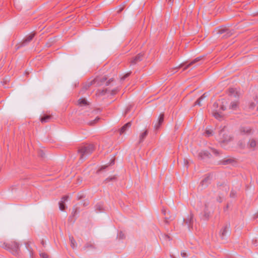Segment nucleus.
<instances>
[{"instance_id":"obj_1","label":"nucleus","mask_w":258,"mask_h":258,"mask_svg":"<svg viewBox=\"0 0 258 258\" xmlns=\"http://www.w3.org/2000/svg\"><path fill=\"white\" fill-rule=\"evenodd\" d=\"M94 150V147L93 145H86L80 147L79 149V152L81 154V156L82 157L85 155L90 154Z\"/></svg>"},{"instance_id":"obj_2","label":"nucleus","mask_w":258,"mask_h":258,"mask_svg":"<svg viewBox=\"0 0 258 258\" xmlns=\"http://www.w3.org/2000/svg\"><path fill=\"white\" fill-rule=\"evenodd\" d=\"M4 247L10 250L14 254H18L19 249V244L15 241H12L11 243H7Z\"/></svg>"},{"instance_id":"obj_3","label":"nucleus","mask_w":258,"mask_h":258,"mask_svg":"<svg viewBox=\"0 0 258 258\" xmlns=\"http://www.w3.org/2000/svg\"><path fill=\"white\" fill-rule=\"evenodd\" d=\"M221 134H222V137L220 138V141L221 144H227L232 140L233 137L229 132H225L224 131H221Z\"/></svg>"},{"instance_id":"obj_4","label":"nucleus","mask_w":258,"mask_h":258,"mask_svg":"<svg viewBox=\"0 0 258 258\" xmlns=\"http://www.w3.org/2000/svg\"><path fill=\"white\" fill-rule=\"evenodd\" d=\"M144 55V53H140L135 56L132 57L130 61V65L133 66L141 61L143 59Z\"/></svg>"},{"instance_id":"obj_5","label":"nucleus","mask_w":258,"mask_h":258,"mask_svg":"<svg viewBox=\"0 0 258 258\" xmlns=\"http://www.w3.org/2000/svg\"><path fill=\"white\" fill-rule=\"evenodd\" d=\"M220 164L226 165L227 164L233 165L237 163V160L234 157L224 158L220 161Z\"/></svg>"},{"instance_id":"obj_6","label":"nucleus","mask_w":258,"mask_h":258,"mask_svg":"<svg viewBox=\"0 0 258 258\" xmlns=\"http://www.w3.org/2000/svg\"><path fill=\"white\" fill-rule=\"evenodd\" d=\"M132 125V122H128L125 123L123 126H122L119 130L118 132L120 135H122L126 132V131L131 127Z\"/></svg>"},{"instance_id":"obj_7","label":"nucleus","mask_w":258,"mask_h":258,"mask_svg":"<svg viewBox=\"0 0 258 258\" xmlns=\"http://www.w3.org/2000/svg\"><path fill=\"white\" fill-rule=\"evenodd\" d=\"M239 131L242 135H249L252 132V128L249 127L241 126L239 129Z\"/></svg>"},{"instance_id":"obj_8","label":"nucleus","mask_w":258,"mask_h":258,"mask_svg":"<svg viewBox=\"0 0 258 258\" xmlns=\"http://www.w3.org/2000/svg\"><path fill=\"white\" fill-rule=\"evenodd\" d=\"M211 156V154L207 151H202L199 154V157L201 159H205L206 158H209Z\"/></svg>"},{"instance_id":"obj_9","label":"nucleus","mask_w":258,"mask_h":258,"mask_svg":"<svg viewBox=\"0 0 258 258\" xmlns=\"http://www.w3.org/2000/svg\"><path fill=\"white\" fill-rule=\"evenodd\" d=\"M164 118V114L163 113H162L160 114V115L159 116L158 123L155 125V129L157 130L160 127L161 125L163 122Z\"/></svg>"},{"instance_id":"obj_10","label":"nucleus","mask_w":258,"mask_h":258,"mask_svg":"<svg viewBox=\"0 0 258 258\" xmlns=\"http://www.w3.org/2000/svg\"><path fill=\"white\" fill-rule=\"evenodd\" d=\"M228 227L227 225L223 227L220 231L219 235L221 238H224L228 232Z\"/></svg>"},{"instance_id":"obj_11","label":"nucleus","mask_w":258,"mask_h":258,"mask_svg":"<svg viewBox=\"0 0 258 258\" xmlns=\"http://www.w3.org/2000/svg\"><path fill=\"white\" fill-rule=\"evenodd\" d=\"M68 197L65 196L63 197L59 203V209L63 211L65 209L64 202L68 200Z\"/></svg>"},{"instance_id":"obj_12","label":"nucleus","mask_w":258,"mask_h":258,"mask_svg":"<svg viewBox=\"0 0 258 258\" xmlns=\"http://www.w3.org/2000/svg\"><path fill=\"white\" fill-rule=\"evenodd\" d=\"M257 144V142L254 139H250L248 143L247 146L249 148H254Z\"/></svg>"},{"instance_id":"obj_13","label":"nucleus","mask_w":258,"mask_h":258,"mask_svg":"<svg viewBox=\"0 0 258 258\" xmlns=\"http://www.w3.org/2000/svg\"><path fill=\"white\" fill-rule=\"evenodd\" d=\"M202 59V57H198L196 58H195L194 60H193L192 61H191L189 64H188L184 69H183V71L186 70L187 68H188L190 66H191V65L195 64V63H196L197 62L200 61V60H201Z\"/></svg>"},{"instance_id":"obj_14","label":"nucleus","mask_w":258,"mask_h":258,"mask_svg":"<svg viewBox=\"0 0 258 258\" xmlns=\"http://www.w3.org/2000/svg\"><path fill=\"white\" fill-rule=\"evenodd\" d=\"M202 59V57H198L196 58H195L194 60H193L192 61H191L189 64H188L184 69H183V71L186 70L187 68H188L190 66H191V65L195 64V63H196L197 62L200 61V60H201Z\"/></svg>"},{"instance_id":"obj_15","label":"nucleus","mask_w":258,"mask_h":258,"mask_svg":"<svg viewBox=\"0 0 258 258\" xmlns=\"http://www.w3.org/2000/svg\"><path fill=\"white\" fill-rule=\"evenodd\" d=\"M148 131L146 130L143 133H142L140 136V139H139V143H141L143 141V140L145 139V138L147 137L148 135Z\"/></svg>"},{"instance_id":"obj_16","label":"nucleus","mask_w":258,"mask_h":258,"mask_svg":"<svg viewBox=\"0 0 258 258\" xmlns=\"http://www.w3.org/2000/svg\"><path fill=\"white\" fill-rule=\"evenodd\" d=\"M206 93H204V94H203L195 103V105H198L199 106H201V101L202 99H204L205 98H206Z\"/></svg>"},{"instance_id":"obj_17","label":"nucleus","mask_w":258,"mask_h":258,"mask_svg":"<svg viewBox=\"0 0 258 258\" xmlns=\"http://www.w3.org/2000/svg\"><path fill=\"white\" fill-rule=\"evenodd\" d=\"M125 4H122L120 5L118 8H116V13L117 14L120 13L125 8Z\"/></svg>"},{"instance_id":"obj_18","label":"nucleus","mask_w":258,"mask_h":258,"mask_svg":"<svg viewBox=\"0 0 258 258\" xmlns=\"http://www.w3.org/2000/svg\"><path fill=\"white\" fill-rule=\"evenodd\" d=\"M78 103L80 105H85L87 104V100L84 98H80L78 100Z\"/></svg>"},{"instance_id":"obj_19","label":"nucleus","mask_w":258,"mask_h":258,"mask_svg":"<svg viewBox=\"0 0 258 258\" xmlns=\"http://www.w3.org/2000/svg\"><path fill=\"white\" fill-rule=\"evenodd\" d=\"M238 102L237 101L233 102L231 103L230 107L232 109H235L238 106Z\"/></svg>"},{"instance_id":"obj_20","label":"nucleus","mask_w":258,"mask_h":258,"mask_svg":"<svg viewBox=\"0 0 258 258\" xmlns=\"http://www.w3.org/2000/svg\"><path fill=\"white\" fill-rule=\"evenodd\" d=\"M205 134L206 136L209 137L213 135V131L210 129L207 128L206 130Z\"/></svg>"},{"instance_id":"obj_21","label":"nucleus","mask_w":258,"mask_h":258,"mask_svg":"<svg viewBox=\"0 0 258 258\" xmlns=\"http://www.w3.org/2000/svg\"><path fill=\"white\" fill-rule=\"evenodd\" d=\"M117 238L119 239H123L125 238V235L122 231H120L117 235Z\"/></svg>"},{"instance_id":"obj_22","label":"nucleus","mask_w":258,"mask_h":258,"mask_svg":"<svg viewBox=\"0 0 258 258\" xmlns=\"http://www.w3.org/2000/svg\"><path fill=\"white\" fill-rule=\"evenodd\" d=\"M50 118V116L46 115L41 118V121L42 122H46L47 121L48 119H49Z\"/></svg>"},{"instance_id":"obj_23","label":"nucleus","mask_w":258,"mask_h":258,"mask_svg":"<svg viewBox=\"0 0 258 258\" xmlns=\"http://www.w3.org/2000/svg\"><path fill=\"white\" fill-rule=\"evenodd\" d=\"M132 73V72H128L127 73H126L124 75H123L121 78V80L122 81H123L125 79V78H126L127 77H128V76H130V75Z\"/></svg>"},{"instance_id":"obj_24","label":"nucleus","mask_w":258,"mask_h":258,"mask_svg":"<svg viewBox=\"0 0 258 258\" xmlns=\"http://www.w3.org/2000/svg\"><path fill=\"white\" fill-rule=\"evenodd\" d=\"M70 239L71 242L72 246L73 248H74L76 246V241L73 238V237H70Z\"/></svg>"},{"instance_id":"obj_25","label":"nucleus","mask_w":258,"mask_h":258,"mask_svg":"<svg viewBox=\"0 0 258 258\" xmlns=\"http://www.w3.org/2000/svg\"><path fill=\"white\" fill-rule=\"evenodd\" d=\"M34 34H31L29 35L26 38V41H30L32 39V38L34 37Z\"/></svg>"},{"instance_id":"obj_26","label":"nucleus","mask_w":258,"mask_h":258,"mask_svg":"<svg viewBox=\"0 0 258 258\" xmlns=\"http://www.w3.org/2000/svg\"><path fill=\"white\" fill-rule=\"evenodd\" d=\"M40 256L41 258H48V255L44 252H42L40 253Z\"/></svg>"},{"instance_id":"obj_27","label":"nucleus","mask_w":258,"mask_h":258,"mask_svg":"<svg viewBox=\"0 0 258 258\" xmlns=\"http://www.w3.org/2000/svg\"><path fill=\"white\" fill-rule=\"evenodd\" d=\"M210 179V176H207L206 178H205L201 182V184H203L204 182H208Z\"/></svg>"},{"instance_id":"obj_28","label":"nucleus","mask_w":258,"mask_h":258,"mask_svg":"<svg viewBox=\"0 0 258 258\" xmlns=\"http://www.w3.org/2000/svg\"><path fill=\"white\" fill-rule=\"evenodd\" d=\"M211 150H212V152L214 154H215V155H219V152L217 150L214 149V148H212Z\"/></svg>"},{"instance_id":"obj_29","label":"nucleus","mask_w":258,"mask_h":258,"mask_svg":"<svg viewBox=\"0 0 258 258\" xmlns=\"http://www.w3.org/2000/svg\"><path fill=\"white\" fill-rule=\"evenodd\" d=\"M164 238L166 240H171V237L168 234H164Z\"/></svg>"},{"instance_id":"obj_30","label":"nucleus","mask_w":258,"mask_h":258,"mask_svg":"<svg viewBox=\"0 0 258 258\" xmlns=\"http://www.w3.org/2000/svg\"><path fill=\"white\" fill-rule=\"evenodd\" d=\"M226 31V29H224V28H220L219 30V32L221 34L224 33L225 31Z\"/></svg>"},{"instance_id":"obj_31","label":"nucleus","mask_w":258,"mask_h":258,"mask_svg":"<svg viewBox=\"0 0 258 258\" xmlns=\"http://www.w3.org/2000/svg\"><path fill=\"white\" fill-rule=\"evenodd\" d=\"M214 116L216 118H218L219 117H220V114L219 113H215L214 114Z\"/></svg>"},{"instance_id":"obj_32","label":"nucleus","mask_w":258,"mask_h":258,"mask_svg":"<svg viewBox=\"0 0 258 258\" xmlns=\"http://www.w3.org/2000/svg\"><path fill=\"white\" fill-rule=\"evenodd\" d=\"M229 92L230 93H233L234 92V89L233 88H230L229 89Z\"/></svg>"},{"instance_id":"obj_33","label":"nucleus","mask_w":258,"mask_h":258,"mask_svg":"<svg viewBox=\"0 0 258 258\" xmlns=\"http://www.w3.org/2000/svg\"><path fill=\"white\" fill-rule=\"evenodd\" d=\"M181 254L183 257H185L186 256V254L184 252H181Z\"/></svg>"},{"instance_id":"obj_34","label":"nucleus","mask_w":258,"mask_h":258,"mask_svg":"<svg viewBox=\"0 0 258 258\" xmlns=\"http://www.w3.org/2000/svg\"><path fill=\"white\" fill-rule=\"evenodd\" d=\"M119 90V89L118 88H117L116 89L114 90V91H113V92H114V95L116 93V92H117V91H118Z\"/></svg>"},{"instance_id":"obj_35","label":"nucleus","mask_w":258,"mask_h":258,"mask_svg":"<svg viewBox=\"0 0 258 258\" xmlns=\"http://www.w3.org/2000/svg\"><path fill=\"white\" fill-rule=\"evenodd\" d=\"M244 144H243L242 143H240L239 144V146L241 148H243V147H244Z\"/></svg>"},{"instance_id":"obj_36","label":"nucleus","mask_w":258,"mask_h":258,"mask_svg":"<svg viewBox=\"0 0 258 258\" xmlns=\"http://www.w3.org/2000/svg\"><path fill=\"white\" fill-rule=\"evenodd\" d=\"M164 222L166 223V224H168V220L167 218H165V220H164Z\"/></svg>"},{"instance_id":"obj_37","label":"nucleus","mask_w":258,"mask_h":258,"mask_svg":"<svg viewBox=\"0 0 258 258\" xmlns=\"http://www.w3.org/2000/svg\"><path fill=\"white\" fill-rule=\"evenodd\" d=\"M184 163H185V164L186 165H188V162L187 160H184Z\"/></svg>"},{"instance_id":"obj_38","label":"nucleus","mask_w":258,"mask_h":258,"mask_svg":"<svg viewBox=\"0 0 258 258\" xmlns=\"http://www.w3.org/2000/svg\"><path fill=\"white\" fill-rule=\"evenodd\" d=\"M169 2L172 4L173 3V0H169Z\"/></svg>"},{"instance_id":"obj_39","label":"nucleus","mask_w":258,"mask_h":258,"mask_svg":"<svg viewBox=\"0 0 258 258\" xmlns=\"http://www.w3.org/2000/svg\"><path fill=\"white\" fill-rule=\"evenodd\" d=\"M256 110H257V111H258V106H257V107Z\"/></svg>"}]
</instances>
